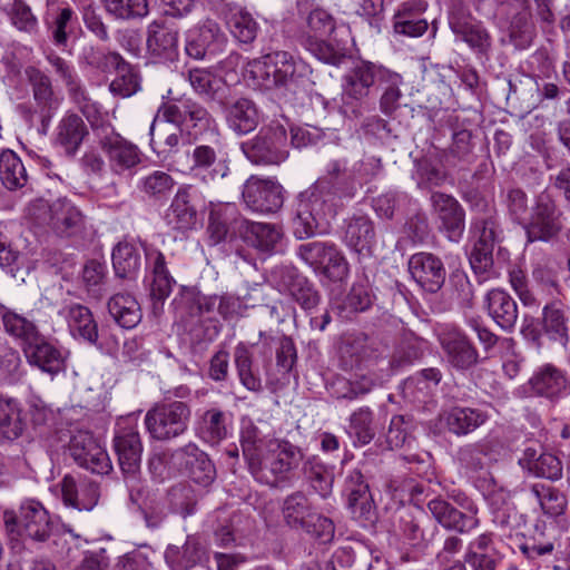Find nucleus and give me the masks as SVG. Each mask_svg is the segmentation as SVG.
Listing matches in <instances>:
<instances>
[{"label":"nucleus","mask_w":570,"mask_h":570,"mask_svg":"<svg viewBox=\"0 0 570 570\" xmlns=\"http://www.w3.org/2000/svg\"><path fill=\"white\" fill-rule=\"evenodd\" d=\"M27 216L38 226L49 227L60 237H73L86 228V216L81 209L67 197L51 203L36 199L27 207Z\"/></svg>","instance_id":"nucleus-3"},{"label":"nucleus","mask_w":570,"mask_h":570,"mask_svg":"<svg viewBox=\"0 0 570 570\" xmlns=\"http://www.w3.org/2000/svg\"><path fill=\"white\" fill-rule=\"evenodd\" d=\"M173 305L180 313L181 317L186 315H197L203 313L218 312L219 296L200 295L193 287H183L179 294L174 298Z\"/></svg>","instance_id":"nucleus-44"},{"label":"nucleus","mask_w":570,"mask_h":570,"mask_svg":"<svg viewBox=\"0 0 570 570\" xmlns=\"http://www.w3.org/2000/svg\"><path fill=\"white\" fill-rule=\"evenodd\" d=\"M308 73V66L291 52L277 50L254 59L247 63L246 76L253 85L271 90L291 89Z\"/></svg>","instance_id":"nucleus-2"},{"label":"nucleus","mask_w":570,"mask_h":570,"mask_svg":"<svg viewBox=\"0 0 570 570\" xmlns=\"http://www.w3.org/2000/svg\"><path fill=\"white\" fill-rule=\"evenodd\" d=\"M428 3L424 0L402 2L393 16V28L399 35L420 37L428 30V21L422 18Z\"/></svg>","instance_id":"nucleus-31"},{"label":"nucleus","mask_w":570,"mask_h":570,"mask_svg":"<svg viewBox=\"0 0 570 570\" xmlns=\"http://www.w3.org/2000/svg\"><path fill=\"white\" fill-rule=\"evenodd\" d=\"M460 464L471 471L480 472L488 470L497 461V451L490 441L468 444L458 452Z\"/></svg>","instance_id":"nucleus-47"},{"label":"nucleus","mask_w":570,"mask_h":570,"mask_svg":"<svg viewBox=\"0 0 570 570\" xmlns=\"http://www.w3.org/2000/svg\"><path fill=\"white\" fill-rule=\"evenodd\" d=\"M58 314L67 322L69 332L75 338L90 344L97 343L98 326L87 306L78 303L66 304Z\"/></svg>","instance_id":"nucleus-30"},{"label":"nucleus","mask_w":570,"mask_h":570,"mask_svg":"<svg viewBox=\"0 0 570 570\" xmlns=\"http://www.w3.org/2000/svg\"><path fill=\"white\" fill-rule=\"evenodd\" d=\"M3 521L10 535H20L23 532L37 542L46 541L52 531L48 511L36 500L23 501L19 509V515L13 511H4Z\"/></svg>","instance_id":"nucleus-8"},{"label":"nucleus","mask_w":570,"mask_h":570,"mask_svg":"<svg viewBox=\"0 0 570 570\" xmlns=\"http://www.w3.org/2000/svg\"><path fill=\"white\" fill-rule=\"evenodd\" d=\"M439 342L449 364L456 370H469L479 361V353L466 334L455 325L444 324L438 332Z\"/></svg>","instance_id":"nucleus-15"},{"label":"nucleus","mask_w":570,"mask_h":570,"mask_svg":"<svg viewBox=\"0 0 570 570\" xmlns=\"http://www.w3.org/2000/svg\"><path fill=\"white\" fill-rule=\"evenodd\" d=\"M245 220L238 216L235 204H210L207 233L210 245L224 242L230 233L239 235V222Z\"/></svg>","instance_id":"nucleus-28"},{"label":"nucleus","mask_w":570,"mask_h":570,"mask_svg":"<svg viewBox=\"0 0 570 570\" xmlns=\"http://www.w3.org/2000/svg\"><path fill=\"white\" fill-rule=\"evenodd\" d=\"M100 148L108 159L110 170L116 175H131L142 160L137 145L111 131L99 140Z\"/></svg>","instance_id":"nucleus-18"},{"label":"nucleus","mask_w":570,"mask_h":570,"mask_svg":"<svg viewBox=\"0 0 570 570\" xmlns=\"http://www.w3.org/2000/svg\"><path fill=\"white\" fill-rule=\"evenodd\" d=\"M230 414L219 409H208L196 421L197 435L210 445H217L229 434Z\"/></svg>","instance_id":"nucleus-38"},{"label":"nucleus","mask_w":570,"mask_h":570,"mask_svg":"<svg viewBox=\"0 0 570 570\" xmlns=\"http://www.w3.org/2000/svg\"><path fill=\"white\" fill-rule=\"evenodd\" d=\"M145 257L151 275L150 296L154 301L164 302L170 295L176 281L170 275L166 257L159 249L146 247Z\"/></svg>","instance_id":"nucleus-29"},{"label":"nucleus","mask_w":570,"mask_h":570,"mask_svg":"<svg viewBox=\"0 0 570 570\" xmlns=\"http://www.w3.org/2000/svg\"><path fill=\"white\" fill-rule=\"evenodd\" d=\"M69 452L79 466L92 473L104 475L112 470L107 451L88 431H78L71 436Z\"/></svg>","instance_id":"nucleus-16"},{"label":"nucleus","mask_w":570,"mask_h":570,"mask_svg":"<svg viewBox=\"0 0 570 570\" xmlns=\"http://www.w3.org/2000/svg\"><path fill=\"white\" fill-rule=\"evenodd\" d=\"M23 353L29 364L37 366L51 376H55L65 367L61 352L47 342L41 334L35 342L24 347Z\"/></svg>","instance_id":"nucleus-36"},{"label":"nucleus","mask_w":570,"mask_h":570,"mask_svg":"<svg viewBox=\"0 0 570 570\" xmlns=\"http://www.w3.org/2000/svg\"><path fill=\"white\" fill-rule=\"evenodd\" d=\"M363 166L364 163L358 161L347 168L345 159H332L326 164L324 175L299 194L293 218L294 235L298 239L327 230L331 219L343 206V199L355 196L356 180L364 177Z\"/></svg>","instance_id":"nucleus-1"},{"label":"nucleus","mask_w":570,"mask_h":570,"mask_svg":"<svg viewBox=\"0 0 570 570\" xmlns=\"http://www.w3.org/2000/svg\"><path fill=\"white\" fill-rule=\"evenodd\" d=\"M234 364L240 384L250 392L263 390L259 370L254 364L253 353L245 343H238L234 350Z\"/></svg>","instance_id":"nucleus-46"},{"label":"nucleus","mask_w":570,"mask_h":570,"mask_svg":"<svg viewBox=\"0 0 570 570\" xmlns=\"http://www.w3.org/2000/svg\"><path fill=\"white\" fill-rule=\"evenodd\" d=\"M403 82V78L397 72H394L387 68L377 82L382 88V95L380 99V108L384 115H392L400 107V99L402 92L400 86Z\"/></svg>","instance_id":"nucleus-56"},{"label":"nucleus","mask_w":570,"mask_h":570,"mask_svg":"<svg viewBox=\"0 0 570 570\" xmlns=\"http://www.w3.org/2000/svg\"><path fill=\"white\" fill-rule=\"evenodd\" d=\"M312 514L309 501L303 492L296 491L284 499L282 515L289 528L299 530Z\"/></svg>","instance_id":"nucleus-52"},{"label":"nucleus","mask_w":570,"mask_h":570,"mask_svg":"<svg viewBox=\"0 0 570 570\" xmlns=\"http://www.w3.org/2000/svg\"><path fill=\"white\" fill-rule=\"evenodd\" d=\"M165 560L171 570H190L208 560L204 544L196 537H188L183 546L170 544L165 550Z\"/></svg>","instance_id":"nucleus-34"},{"label":"nucleus","mask_w":570,"mask_h":570,"mask_svg":"<svg viewBox=\"0 0 570 570\" xmlns=\"http://www.w3.org/2000/svg\"><path fill=\"white\" fill-rule=\"evenodd\" d=\"M570 308L560 299H553L542 308V334L553 343L567 347L570 343Z\"/></svg>","instance_id":"nucleus-25"},{"label":"nucleus","mask_w":570,"mask_h":570,"mask_svg":"<svg viewBox=\"0 0 570 570\" xmlns=\"http://www.w3.org/2000/svg\"><path fill=\"white\" fill-rule=\"evenodd\" d=\"M274 438H269L268 433L255 424L250 419H243L240 426V445L244 459L250 470L254 463L259 460L265 451L267 444Z\"/></svg>","instance_id":"nucleus-40"},{"label":"nucleus","mask_w":570,"mask_h":570,"mask_svg":"<svg viewBox=\"0 0 570 570\" xmlns=\"http://www.w3.org/2000/svg\"><path fill=\"white\" fill-rule=\"evenodd\" d=\"M344 493L352 514L356 518L367 519L373 508V499L361 470L350 471L345 479Z\"/></svg>","instance_id":"nucleus-35"},{"label":"nucleus","mask_w":570,"mask_h":570,"mask_svg":"<svg viewBox=\"0 0 570 570\" xmlns=\"http://www.w3.org/2000/svg\"><path fill=\"white\" fill-rule=\"evenodd\" d=\"M206 198L202 190L193 185L178 188L168 209L165 222L173 230L186 233L196 228L198 212L205 209Z\"/></svg>","instance_id":"nucleus-10"},{"label":"nucleus","mask_w":570,"mask_h":570,"mask_svg":"<svg viewBox=\"0 0 570 570\" xmlns=\"http://www.w3.org/2000/svg\"><path fill=\"white\" fill-rule=\"evenodd\" d=\"M114 69L116 70V77L109 85L114 95L128 98L141 89V78L138 71L124 59Z\"/></svg>","instance_id":"nucleus-54"},{"label":"nucleus","mask_w":570,"mask_h":570,"mask_svg":"<svg viewBox=\"0 0 570 570\" xmlns=\"http://www.w3.org/2000/svg\"><path fill=\"white\" fill-rule=\"evenodd\" d=\"M99 495L96 482L83 480L77 483L71 475H66L61 481V498L67 507L90 511L97 505Z\"/></svg>","instance_id":"nucleus-32"},{"label":"nucleus","mask_w":570,"mask_h":570,"mask_svg":"<svg viewBox=\"0 0 570 570\" xmlns=\"http://www.w3.org/2000/svg\"><path fill=\"white\" fill-rule=\"evenodd\" d=\"M463 560L471 570H497L503 556L495 548L493 533L484 532L470 541Z\"/></svg>","instance_id":"nucleus-26"},{"label":"nucleus","mask_w":570,"mask_h":570,"mask_svg":"<svg viewBox=\"0 0 570 570\" xmlns=\"http://www.w3.org/2000/svg\"><path fill=\"white\" fill-rule=\"evenodd\" d=\"M472 229L478 236L475 244L494 246L502 236L499 215L494 209H489L475 217L472 223Z\"/></svg>","instance_id":"nucleus-58"},{"label":"nucleus","mask_w":570,"mask_h":570,"mask_svg":"<svg viewBox=\"0 0 570 570\" xmlns=\"http://www.w3.org/2000/svg\"><path fill=\"white\" fill-rule=\"evenodd\" d=\"M132 421V416L118 421L114 436V449L121 472L140 468L142 443L137 425Z\"/></svg>","instance_id":"nucleus-21"},{"label":"nucleus","mask_w":570,"mask_h":570,"mask_svg":"<svg viewBox=\"0 0 570 570\" xmlns=\"http://www.w3.org/2000/svg\"><path fill=\"white\" fill-rule=\"evenodd\" d=\"M431 205L448 239L460 242L465 229V212L461 204L451 195L435 191L431 195Z\"/></svg>","instance_id":"nucleus-22"},{"label":"nucleus","mask_w":570,"mask_h":570,"mask_svg":"<svg viewBox=\"0 0 570 570\" xmlns=\"http://www.w3.org/2000/svg\"><path fill=\"white\" fill-rule=\"evenodd\" d=\"M366 551L356 553L351 547L338 548L333 556V570H368Z\"/></svg>","instance_id":"nucleus-64"},{"label":"nucleus","mask_w":570,"mask_h":570,"mask_svg":"<svg viewBox=\"0 0 570 570\" xmlns=\"http://www.w3.org/2000/svg\"><path fill=\"white\" fill-rule=\"evenodd\" d=\"M187 154L190 160V173L204 181L224 178L229 171L225 161L217 160L216 150L212 146L197 145Z\"/></svg>","instance_id":"nucleus-33"},{"label":"nucleus","mask_w":570,"mask_h":570,"mask_svg":"<svg viewBox=\"0 0 570 570\" xmlns=\"http://www.w3.org/2000/svg\"><path fill=\"white\" fill-rule=\"evenodd\" d=\"M303 472L312 488L322 498L331 494L334 482L332 466L326 465L318 456L312 455L303 462Z\"/></svg>","instance_id":"nucleus-51"},{"label":"nucleus","mask_w":570,"mask_h":570,"mask_svg":"<svg viewBox=\"0 0 570 570\" xmlns=\"http://www.w3.org/2000/svg\"><path fill=\"white\" fill-rule=\"evenodd\" d=\"M326 37L299 36V45L309 51L318 60L337 66L343 59V55L325 40Z\"/></svg>","instance_id":"nucleus-62"},{"label":"nucleus","mask_w":570,"mask_h":570,"mask_svg":"<svg viewBox=\"0 0 570 570\" xmlns=\"http://www.w3.org/2000/svg\"><path fill=\"white\" fill-rule=\"evenodd\" d=\"M451 30L464 42L479 52H485L491 47V37L481 22L476 21L462 0H451L448 10Z\"/></svg>","instance_id":"nucleus-13"},{"label":"nucleus","mask_w":570,"mask_h":570,"mask_svg":"<svg viewBox=\"0 0 570 570\" xmlns=\"http://www.w3.org/2000/svg\"><path fill=\"white\" fill-rule=\"evenodd\" d=\"M286 147L287 135L281 125L263 128L255 138L242 145L245 156L256 165L281 164L288 156Z\"/></svg>","instance_id":"nucleus-9"},{"label":"nucleus","mask_w":570,"mask_h":570,"mask_svg":"<svg viewBox=\"0 0 570 570\" xmlns=\"http://www.w3.org/2000/svg\"><path fill=\"white\" fill-rule=\"evenodd\" d=\"M0 179L9 190L23 188L28 184L29 176L22 160L10 149L0 153Z\"/></svg>","instance_id":"nucleus-49"},{"label":"nucleus","mask_w":570,"mask_h":570,"mask_svg":"<svg viewBox=\"0 0 570 570\" xmlns=\"http://www.w3.org/2000/svg\"><path fill=\"white\" fill-rule=\"evenodd\" d=\"M24 76L31 87L41 124L43 128H48L61 106L62 97L55 91L50 77L40 68L28 66L24 68Z\"/></svg>","instance_id":"nucleus-19"},{"label":"nucleus","mask_w":570,"mask_h":570,"mask_svg":"<svg viewBox=\"0 0 570 570\" xmlns=\"http://www.w3.org/2000/svg\"><path fill=\"white\" fill-rule=\"evenodd\" d=\"M561 217L562 213L554 200L547 194L540 195L525 227L528 242L553 239L562 229Z\"/></svg>","instance_id":"nucleus-17"},{"label":"nucleus","mask_w":570,"mask_h":570,"mask_svg":"<svg viewBox=\"0 0 570 570\" xmlns=\"http://www.w3.org/2000/svg\"><path fill=\"white\" fill-rule=\"evenodd\" d=\"M140 254L137 247L129 243H119L112 250V266L120 278H130L140 268Z\"/></svg>","instance_id":"nucleus-55"},{"label":"nucleus","mask_w":570,"mask_h":570,"mask_svg":"<svg viewBox=\"0 0 570 570\" xmlns=\"http://www.w3.org/2000/svg\"><path fill=\"white\" fill-rule=\"evenodd\" d=\"M442 419L451 433L466 435L481 426L488 415L479 409L454 406L444 412Z\"/></svg>","instance_id":"nucleus-43"},{"label":"nucleus","mask_w":570,"mask_h":570,"mask_svg":"<svg viewBox=\"0 0 570 570\" xmlns=\"http://www.w3.org/2000/svg\"><path fill=\"white\" fill-rule=\"evenodd\" d=\"M108 311L115 322L124 328H134L142 317L137 299L127 293H118L108 301Z\"/></svg>","instance_id":"nucleus-45"},{"label":"nucleus","mask_w":570,"mask_h":570,"mask_svg":"<svg viewBox=\"0 0 570 570\" xmlns=\"http://www.w3.org/2000/svg\"><path fill=\"white\" fill-rule=\"evenodd\" d=\"M385 67L367 60H360L343 76L342 108L344 112L357 114L368 98L373 86L380 82Z\"/></svg>","instance_id":"nucleus-7"},{"label":"nucleus","mask_w":570,"mask_h":570,"mask_svg":"<svg viewBox=\"0 0 570 570\" xmlns=\"http://www.w3.org/2000/svg\"><path fill=\"white\" fill-rule=\"evenodd\" d=\"M46 59L53 68L56 75L63 81L72 99L77 102L86 100V90L75 68L52 50L46 53Z\"/></svg>","instance_id":"nucleus-53"},{"label":"nucleus","mask_w":570,"mask_h":570,"mask_svg":"<svg viewBox=\"0 0 570 570\" xmlns=\"http://www.w3.org/2000/svg\"><path fill=\"white\" fill-rule=\"evenodd\" d=\"M239 237L258 252L275 254L282 250L283 232L269 223H256L247 219L239 222Z\"/></svg>","instance_id":"nucleus-24"},{"label":"nucleus","mask_w":570,"mask_h":570,"mask_svg":"<svg viewBox=\"0 0 570 570\" xmlns=\"http://www.w3.org/2000/svg\"><path fill=\"white\" fill-rule=\"evenodd\" d=\"M532 395L558 402L570 395V379L567 372L551 363L539 366L528 381Z\"/></svg>","instance_id":"nucleus-20"},{"label":"nucleus","mask_w":570,"mask_h":570,"mask_svg":"<svg viewBox=\"0 0 570 570\" xmlns=\"http://www.w3.org/2000/svg\"><path fill=\"white\" fill-rule=\"evenodd\" d=\"M306 27L301 36L330 37L336 29V19L324 8L315 7L306 17Z\"/></svg>","instance_id":"nucleus-63"},{"label":"nucleus","mask_w":570,"mask_h":570,"mask_svg":"<svg viewBox=\"0 0 570 570\" xmlns=\"http://www.w3.org/2000/svg\"><path fill=\"white\" fill-rule=\"evenodd\" d=\"M302 461L301 448L285 439H273L267 444V451L249 471L258 482L275 487L288 480L289 474L299 466Z\"/></svg>","instance_id":"nucleus-4"},{"label":"nucleus","mask_w":570,"mask_h":570,"mask_svg":"<svg viewBox=\"0 0 570 570\" xmlns=\"http://www.w3.org/2000/svg\"><path fill=\"white\" fill-rule=\"evenodd\" d=\"M185 452L194 458L187 462L193 481L203 487L212 484L216 478V469L207 454L199 451L195 444L186 445Z\"/></svg>","instance_id":"nucleus-57"},{"label":"nucleus","mask_w":570,"mask_h":570,"mask_svg":"<svg viewBox=\"0 0 570 570\" xmlns=\"http://www.w3.org/2000/svg\"><path fill=\"white\" fill-rule=\"evenodd\" d=\"M374 222L365 214L355 213L344 220L343 242L358 254H368L375 243Z\"/></svg>","instance_id":"nucleus-27"},{"label":"nucleus","mask_w":570,"mask_h":570,"mask_svg":"<svg viewBox=\"0 0 570 570\" xmlns=\"http://www.w3.org/2000/svg\"><path fill=\"white\" fill-rule=\"evenodd\" d=\"M87 135L88 129L82 118L77 114H66L56 128V142L67 155L73 156Z\"/></svg>","instance_id":"nucleus-42"},{"label":"nucleus","mask_w":570,"mask_h":570,"mask_svg":"<svg viewBox=\"0 0 570 570\" xmlns=\"http://www.w3.org/2000/svg\"><path fill=\"white\" fill-rule=\"evenodd\" d=\"M409 272L423 291L432 294L442 288L446 278L443 262L431 253L412 255L409 259Z\"/></svg>","instance_id":"nucleus-23"},{"label":"nucleus","mask_w":570,"mask_h":570,"mask_svg":"<svg viewBox=\"0 0 570 570\" xmlns=\"http://www.w3.org/2000/svg\"><path fill=\"white\" fill-rule=\"evenodd\" d=\"M24 429L20 403L0 394V441L18 439Z\"/></svg>","instance_id":"nucleus-48"},{"label":"nucleus","mask_w":570,"mask_h":570,"mask_svg":"<svg viewBox=\"0 0 570 570\" xmlns=\"http://www.w3.org/2000/svg\"><path fill=\"white\" fill-rule=\"evenodd\" d=\"M242 197L252 212L276 213L284 204V189L275 178L252 175L244 183Z\"/></svg>","instance_id":"nucleus-12"},{"label":"nucleus","mask_w":570,"mask_h":570,"mask_svg":"<svg viewBox=\"0 0 570 570\" xmlns=\"http://www.w3.org/2000/svg\"><path fill=\"white\" fill-rule=\"evenodd\" d=\"M530 491L546 514L557 517L563 513L567 507V499L558 489L535 483L531 487Z\"/></svg>","instance_id":"nucleus-60"},{"label":"nucleus","mask_w":570,"mask_h":570,"mask_svg":"<svg viewBox=\"0 0 570 570\" xmlns=\"http://www.w3.org/2000/svg\"><path fill=\"white\" fill-rule=\"evenodd\" d=\"M0 313L4 331L21 342L22 350L35 342V340L40 335L35 323L29 321L27 317L3 305H0Z\"/></svg>","instance_id":"nucleus-50"},{"label":"nucleus","mask_w":570,"mask_h":570,"mask_svg":"<svg viewBox=\"0 0 570 570\" xmlns=\"http://www.w3.org/2000/svg\"><path fill=\"white\" fill-rule=\"evenodd\" d=\"M227 37L213 19H205L189 29L186 37V52L194 59L216 57L225 51Z\"/></svg>","instance_id":"nucleus-14"},{"label":"nucleus","mask_w":570,"mask_h":570,"mask_svg":"<svg viewBox=\"0 0 570 570\" xmlns=\"http://www.w3.org/2000/svg\"><path fill=\"white\" fill-rule=\"evenodd\" d=\"M485 306L492 320L504 331L511 332L518 321V305L503 289L494 288L485 296Z\"/></svg>","instance_id":"nucleus-37"},{"label":"nucleus","mask_w":570,"mask_h":570,"mask_svg":"<svg viewBox=\"0 0 570 570\" xmlns=\"http://www.w3.org/2000/svg\"><path fill=\"white\" fill-rule=\"evenodd\" d=\"M298 257L313 271L333 283L345 282L350 264L344 253L331 242H309L298 246Z\"/></svg>","instance_id":"nucleus-6"},{"label":"nucleus","mask_w":570,"mask_h":570,"mask_svg":"<svg viewBox=\"0 0 570 570\" xmlns=\"http://www.w3.org/2000/svg\"><path fill=\"white\" fill-rule=\"evenodd\" d=\"M146 45L153 57L173 60L178 53V32L164 24L151 22L148 26Z\"/></svg>","instance_id":"nucleus-41"},{"label":"nucleus","mask_w":570,"mask_h":570,"mask_svg":"<svg viewBox=\"0 0 570 570\" xmlns=\"http://www.w3.org/2000/svg\"><path fill=\"white\" fill-rule=\"evenodd\" d=\"M225 119L233 131L246 135L258 126L261 116L253 100L238 98L225 107Z\"/></svg>","instance_id":"nucleus-39"},{"label":"nucleus","mask_w":570,"mask_h":570,"mask_svg":"<svg viewBox=\"0 0 570 570\" xmlns=\"http://www.w3.org/2000/svg\"><path fill=\"white\" fill-rule=\"evenodd\" d=\"M188 80L193 89L206 100H215L224 87L222 78L206 69L189 70Z\"/></svg>","instance_id":"nucleus-61"},{"label":"nucleus","mask_w":570,"mask_h":570,"mask_svg":"<svg viewBox=\"0 0 570 570\" xmlns=\"http://www.w3.org/2000/svg\"><path fill=\"white\" fill-rule=\"evenodd\" d=\"M190 406L183 401L155 404L145 415L149 435L157 441H170L183 435L189 425Z\"/></svg>","instance_id":"nucleus-5"},{"label":"nucleus","mask_w":570,"mask_h":570,"mask_svg":"<svg viewBox=\"0 0 570 570\" xmlns=\"http://www.w3.org/2000/svg\"><path fill=\"white\" fill-rule=\"evenodd\" d=\"M348 422V433L355 436L360 444H368L374 439V412L368 406H361L352 412Z\"/></svg>","instance_id":"nucleus-59"},{"label":"nucleus","mask_w":570,"mask_h":570,"mask_svg":"<svg viewBox=\"0 0 570 570\" xmlns=\"http://www.w3.org/2000/svg\"><path fill=\"white\" fill-rule=\"evenodd\" d=\"M455 501L464 510L454 508L444 499L436 497L428 502V509L435 521L443 528L460 533H468L480 525L479 509L466 497L459 495Z\"/></svg>","instance_id":"nucleus-11"}]
</instances>
